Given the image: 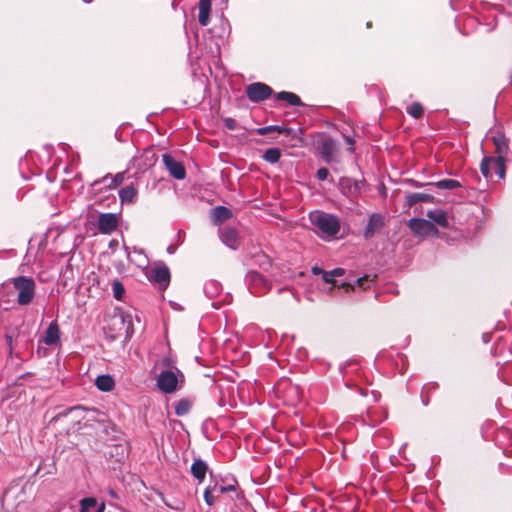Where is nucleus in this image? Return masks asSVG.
<instances>
[{
  "label": "nucleus",
  "mask_w": 512,
  "mask_h": 512,
  "mask_svg": "<svg viewBox=\"0 0 512 512\" xmlns=\"http://www.w3.org/2000/svg\"><path fill=\"white\" fill-rule=\"evenodd\" d=\"M492 141L496 148L497 157H484L480 170L485 178L491 176L490 165H494L496 168V175L499 178H504L505 176V156L508 153L509 146L507 138L500 132H497L492 136Z\"/></svg>",
  "instance_id": "obj_1"
},
{
  "label": "nucleus",
  "mask_w": 512,
  "mask_h": 512,
  "mask_svg": "<svg viewBox=\"0 0 512 512\" xmlns=\"http://www.w3.org/2000/svg\"><path fill=\"white\" fill-rule=\"evenodd\" d=\"M309 219L318 234L324 240L336 237L340 231V221L333 214L323 211H314L309 214Z\"/></svg>",
  "instance_id": "obj_2"
},
{
  "label": "nucleus",
  "mask_w": 512,
  "mask_h": 512,
  "mask_svg": "<svg viewBox=\"0 0 512 512\" xmlns=\"http://www.w3.org/2000/svg\"><path fill=\"white\" fill-rule=\"evenodd\" d=\"M12 285L18 292L17 303L21 306L29 305L36 292L35 280L28 276H17L12 279Z\"/></svg>",
  "instance_id": "obj_3"
},
{
  "label": "nucleus",
  "mask_w": 512,
  "mask_h": 512,
  "mask_svg": "<svg viewBox=\"0 0 512 512\" xmlns=\"http://www.w3.org/2000/svg\"><path fill=\"white\" fill-rule=\"evenodd\" d=\"M183 382V373L179 369L175 368V370L161 371L157 377L156 385L161 392L165 394H172L181 388Z\"/></svg>",
  "instance_id": "obj_4"
},
{
  "label": "nucleus",
  "mask_w": 512,
  "mask_h": 512,
  "mask_svg": "<svg viewBox=\"0 0 512 512\" xmlns=\"http://www.w3.org/2000/svg\"><path fill=\"white\" fill-rule=\"evenodd\" d=\"M245 281L251 294L261 296L271 289V283L257 271H249Z\"/></svg>",
  "instance_id": "obj_5"
},
{
  "label": "nucleus",
  "mask_w": 512,
  "mask_h": 512,
  "mask_svg": "<svg viewBox=\"0 0 512 512\" xmlns=\"http://www.w3.org/2000/svg\"><path fill=\"white\" fill-rule=\"evenodd\" d=\"M245 92H246L248 99L251 102L258 103V102L268 99L272 95L273 90L270 86H268L265 83L255 82V83L249 84L246 87Z\"/></svg>",
  "instance_id": "obj_6"
},
{
  "label": "nucleus",
  "mask_w": 512,
  "mask_h": 512,
  "mask_svg": "<svg viewBox=\"0 0 512 512\" xmlns=\"http://www.w3.org/2000/svg\"><path fill=\"white\" fill-rule=\"evenodd\" d=\"M408 227L416 236L424 237L438 233V229L435 227V225L431 221L423 218L410 219L408 222Z\"/></svg>",
  "instance_id": "obj_7"
},
{
  "label": "nucleus",
  "mask_w": 512,
  "mask_h": 512,
  "mask_svg": "<svg viewBox=\"0 0 512 512\" xmlns=\"http://www.w3.org/2000/svg\"><path fill=\"white\" fill-rule=\"evenodd\" d=\"M124 181V173H117L112 176L111 174H107L101 179L95 180L91 184V188L94 192H101L103 187L107 190L115 189L118 185H120Z\"/></svg>",
  "instance_id": "obj_8"
},
{
  "label": "nucleus",
  "mask_w": 512,
  "mask_h": 512,
  "mask_svg": "<svg viewBox=\"0 0 512 512\" xmlns=\"http://www.w3.org/2000/svg\"><path fill=\"white\" fill-rule=\"evenodd\" d=\"M162 161L165 168L173 178L177 180H183L186 177V170L184 165L170 154H163Z\"/></svg>",
  "instance_id": "obj_9"
},
{
  "label": "nucleus",
  "mask_w": 512,
  "mask_h": 512,
  "mask_svg": "<svg viewBox=\"0 0 512 512\" xmlns=\"http://www.w3.org/2000/svg\"><path fill=\"white\" fill-rule=\"evenodd\" d=\"M97 225L101 234L109 235L117 229L119 217L115 213H101Z\"/></svg>",
  "instance_id": "obj_10"
},
{
  "label": "nucleus",
  "mask_w": 512,
  "mask_h": 512,
  "mask_svg": "<svg viewBox=\"0 0 512 512\" xmlns=\"http://www.w3.org/2000/svg\"><path fill=\"white\" fill-rule=\"evenodd\" d=\"M219 237L223 244L227 247L236 250L239 247V236L235 228L224 227L219 229Z\"/></svg>",
  "instance_id": "obj_11"
},
{
  "label": "nucleus",
  "mask_w": 512,
  "mask_h": 512,
  "mask_svg": "<svg viewBox=\"0 0 512 512\" xmlns=\"http://www.w3.org/2000/svg\"><path fill=\"white\" fill-rule=\"evenodd\" d=\"M151 278L156 283L166 287L170 282V270L164 263H159L151 269Z\"/></svg>",
  "instance_id": "obj_12"
},
{
  "label": "nucleus",
  "mask_w": 512,
  "mask_h": 512,
  "mask_svg": "<svg viewBox=\"0 0 512 512\" xmlns=\"http://www.w3.org/2000/svg\"><path fill=\"white\" fill-rule=\"evenodd\" d=\"M339 190L347 197L356 196L360 193V185L350 177H341L338 183Z\"/></svg>",
  "instance_id": "obj_13"
},
{
  "label": "nucleus",
  "mask_w": 512,
  "mask_h": 512,
  "mask_svg": "<svg viewBox=\"0 0 512 512\" xmlns=\"http://www.w3.org/2000/svg\"><path fill=\"white\" fill-rule=\"evenodd\" d=\"M127 258L131 263H134L139 268H145L148 265V259L144 254L143 250L137 247H133L132 251L126 245H124Z\"/></svg>",
  "instance_id": "obj_14"
},
{
  "label": "nucleus",
  "mask_w": 512,
  "mask_h": 512,
  "mask_svg": "<svg viewBox=\"0 0 512 512\" xmlns=\"http://www.w3.org/2000/svg\"><path fill=\"white\" fill-rule=\"evenodd\" d=\"M383 217L378 213H373L368 220V223L364 229V238L370 239L378 232L383 226Z\"/></svg>",
  "instance_id": "obj_15"
},
{
  "label": "nucleus",
  "mask_w": 512,
  "mask_h": 512,
  "mask_svg": "<svg viewBox=\"0 0 512 512\" xmlns=\"http://www.w3.org/2000/svg\"><path fill=\"white\" fill-rule=\"evenodd\" d=\"M79 504V512H104L106 507L104 502L99 503L95 497H85Z\"/></svg>",
  "instance_id": "obj_16"
},
{
  "label": "nucleus",
  "mask_w": 512,
  "mask_h": 512,
  "mask_svg": "<svg viewBox=\"0 0 512 512\" xmlns=\"http://www.w3.org/2000/svg\"><path fill=\"white\" fill-rule=\"evenodd\" d=\"M59 341H60L59 325L56 321H52L45 331V334L43 337V342L48 346H52V345L57 344Z\"/></svg>",
  "instance_id": "obj_17"
},
{
  "label": "nucleus",
  "mask_w": 512,
  "mask_h": 512,
  "mask_svg": "<svg viewBox=\"0 0 512 512\" xmlns=\"http://www.w3.org/2000/svg\"><path fill=\"white\" fill-rule=\"evenodd\" d=\"M336 152V144L332 139H325L320 146V153L326 163H330Z\"/></svg>",
  "instance_id": "obj_18"
},
{
  "label": "nucleus",
  "mask_w": 512,
  "mask_h": 512,
  "mask_svg": "<svg viewBox=\"0 0 512 512\" xmlns=\"http://www.w3.org/2000/svg\"><path fill=\"white\" fill-rule=\"evenodd\" d=\"M198 21L201 26H207L210 21L211 0H199Z\"/></svg>",
  "instance_id": "obj_19"
},
{
  "label": "nucleus",
  "mask_w": 512,
  "mask_h": 512,
  "mask_svg": "<svg viewBox=\"0 0 512 512\" xmlns=\"http://www.w3.org/2000/svg\"><path fill=\"white\" fill-rule=\"evenodd\" d=\"M207 470L208 466L206 462L201 459L195 460L191 465V473L199 483L204 481Z\"/></svg>",
  "instance_id": "obj_20"
},
{
  "label": "nucleus",
  "mask_w": 512,
  "mask_h": 512,
  "mask_svg": "<svg viewBox=\"0 0 512 512\" xmlns=\"http://www.w3.org/2000/svg\"><path fill=\"white\" fill-rule=\"evenodd\" d=\"M427 217L440 227L446 228L449 225L447 214L441 209L429 210L427 212Z\"/></svg>",
  "instance_id": "obj_21"
},
{
  "label": "nucleus",
  "mask_w": 512,
  "mask_h": 512,
  "mask_svg": "<svg viewBox=\"0 0 512 512\" xmlns=\"http://www.w3.org/2000/svg\"><path fill=\"white\" fill-rule=\"evenodd\" d=\"M222 292V285L217 280L211 279L205 282L204 284V293L210 298H216Z\"/></svg>",
  "instance_id": "obj_22"
},
{
  "label": "nucleus",
  "mask_w": 512,
  "mask_h": 512,
  "mask_svg": "<svg viewBox=\"0 0 512 512\" xmlns=\"http://www.w3.org/2000/svg\"><path fill=\"white\" fill-rule=\"evenodd\" d=\"M137 189L133 185H127L120 189L119 198L122 203L132 204L135 202Z\"/></svg>",
  "instance_id": "obj_23"
},
{
  "label": "nucleus",
  "mask_w": 512,
  "mask_h": 512,
  "mask_svg": "<svg viewBox=\"0 0 512 512\" xmlns=\"http://www.w3.org/2000/svg\"><path fill=\"white\" fill-rule=\"evenodd\" d=\"M232 217V212L230 209L224 206H217L213 209L212 219L215 224L222 223Z\"/></svg>",
  "instance_id": "obj_24"
},
{
  "label": "nucleus",
  "mask_w": 512,
  "mask_h": 512,
  "mask_svg": "<svg viewBox=\"0 0 512 512\" xmlns=\"http://www.w3.org/2000/svg\"><path fill=\"white\" fill-rule=\"evenodd\" d=\"M276 99L285 101L291 106H302L303 103L298 95L292 92L281 91L276 94Z\"/></svg>",
  "instance_id": "obj_25"
},
{
  "label": "nucleus",
  "mask_w": 512,
  "mask_h": 512,
  "mask_svg": "<svg viewBox=\"0 0 512 512\" xmlns=\"http://www.w3.org/2000/svg\"><path fill=\"white\" fill-rule=\"evenodd\" d=\"M96 387L103 392L111 391L114 388V380L110 375H99L95 380Z\"/></svg>",
  "instance_id": "obj_26"
},
{
  "label": "nucleus",
  "mask_w": 512,
  "mask_h": 512,
  "mask_svg": "<svg viewBox=\"0 0 512 512\" xmlns=\"http://www.w3.org/2000/svg\"><path fill=\"white\" fill-rule=\"evenodd\" d=\"M433 197L423 193H410L406 196V203L409 207L419 203L431 201Z\"/></svg>",
  "instance_id": "obj_27"
},
{
  "label": "nucleus",
  "mask_w": 512,
  "mask_h": 512,
  "mask_svg": "<svg viewBox=\"0 0 512 512\" xmlns=\"http://www.w3.org/2000/svg\"><path fill=\"white\" fill-rule=\"evenodd\" d=\"M192 407V401L188 398H182L175 404V413L178 416L187 415Z\"/></svg>",
  "instance_id": "obj_28"
},
{
  "label": "nucleus",
  "mask_w": 512,
  "mask_h": 512,
  "mask_svg": "<svg viewBox=\"0 0 512 512\" xmlns=\"http://www.w3.org/2000/svg\"><path fill=\"white\" fill-rule=\"evenodd\" d=\"M280 157H281V150L276 147L268 148L262 155V158L270 164L277 163L280 160Z\"/></svg>",
  "instance_id": "obj_29"
},
{
  "label": "nucleus",
  "mask_w": 512,
  "mask_h": 512,
  "mask_svg": "<svg viewBox=\"0 0 512 512\" xmlns=\"http://www.w3.org/2000/svg\"><path fill=\"white\" fill-rule=\"evenodd\" d=\"M435 187L438 189L445 190H453L456 188H460L462 185L459 181L454 179H442L434 183Z\"/></svg>",
  "instance_id": "obj_30"
},
{
  "label": "nucleus",
  "mask_w": 512,
  "mask_h": 512,
  "mask_svg": "<svg viewBox=\"0 0 512 512\" xmlns=\"http://www.w3.org/2000/svg\"><path fill=\"white\" fill-rule=\"evenodd\" d=\"M406 111L411 117L415 119L421 118L424 112L423 107L419 102H413L407 107Z\"/></svg>",
  "instance_id": "obj_31"
},
{
  "label": "nucleus",
  "mask_w": 512,
  "mask_h": 512,
  "mask_svg": "<svg viewBox=\"0 0 512 512\" xmlns=\"http://www.w3.org/2000/svg\"><path fill=\"white\" fill-rule=\"evenodd\" d=\"M112 292L115 299L121 300L125 292L123 284L118 280H114L112 283Z\"/></svg>",
  "instance_id": "obj_32"
},
{
  "label": "nucleus",
  "mask_w": 512,
  "mask_h": 512,
  "mask_svg": "<svg viewBox=\"0 0 512 512\" xmlns=\"http://www.w3.org/2000/svg\"><path fill=\"white\" fill-rule=\"evenodd\" d=\"M204 501L208 506H212L215 503L216 492L213 489V485H209L204 491Z\"/></svg>",
  "instance_id": "obj_33"
},
{
  "label": "nucleus",
  "mask_w": 512,
  "mask_h": 512,
  "mask_svg": "<svg viewBox=\"0 0 512 512\" xmlns=\"http://www.w3.org/2000/svg\"><path fill=\"white\" fill-rule=\"evenodd\" d=\"M343 274H344V270L342 268L333 269L332 271L324 273V282L335 284L334 278L336 276H342Z\"/></svg>",
  "instance_id": "obj_34"
},
{
  "label": "nucleus",
  "mask_w": 512,
  "mask_h": 512,
  "mask_svg": "<svg viewBox=\"0 0 512 512\" xmlns=\"http://www.w3.org/2000/svg\"><path fill=\"white\" fill-rule=\"evenodd\" d=\"M213 489L215 490L216 492V495L217 496H220L224 493H227L229 491H235V485L233 484H229V485H218V484H214L213 485Z\"/></svg>",
  "instance_id": "obj_35"
},
{
  "label": "nucleus",
  "mask_w": 512,
  "mask_h": 512,
  "mask_svg": "<svg viewBox=\"0 0 512 512\" xmlns=\"http://www.w3.org/2000/svg\"><path fill=\"white\" fill-rule=\"evenodd\" d=\"M283 130L282 127L280 126H277V125H270V126H266V127H262V128H259L257 130V133L259 135H266L270 132H273V131H277V132H281Z\"/></svg>",
  "instance_id": "obj_36"
},
{
  "label": "nucleus",
  "mask_w": 512,
  "mask_h": 512,
  "mask_svg": "<svg viewBox=\"0 0 512 512\" xmlns=\"http://www.w3.org/2000/svg\"><path fill=\"white\" fill-rule=\"evenodd\" d=\"M329 171L325 167H321L317 170L316 177L320 181H325L328 179Z\"/></svg>",
  "instance_id": "obj_37"
},
{
  "label": "nucleus",
  "mask_w": 512,
  "mask_h": 512,
  "mask_svg": "<svg viewBox=\"0 0 512 512\" xmlns=\"http://www.w3.org/2000/svg\"><path fill=\"white\" fill-rule=\"evenodd\" d=\"M225 127L231 131L235 130L237 128V122L235 119L231 117H227L224 119Z\"/></svg>",
  "instance_id": "obj_38"
},
{
  "label": "nucleus",
  "mask_w": 512,
  "mask_h": 512,
  "mask_svg": "<svg viewBox=\"0 0 512 512\" xmlns=\"http://www.w3.org/2000/svg\"><path fill=\"white\" fill-rule=\"evenodd\" d=\"M312 272L315 275H320L321 274L323 278H324V273H327L326 271H324L322 268H320L318 266H314L312 268Z\"/></svg>",
  "instance_id": "obj_39"
},
{
  "label": "nucleus",
  "mask_w": 512,
  "mask_h": 512,
  "mask_svg": "<svg viewBox=\"0 0 512 512\" xmlns=\"http://www.w3.org/2000/svg\"><path fill=\"white\" fill-rule=\"evenodd\" d=\"M5 339L7 341V344L9 345V349H10V353H12V349H13V346H12V343H13V338L10 334H6L5 335Z\"/></svg>",
  "instance_id": "obj_40"
},
{
  "label": "nucleus",
  "mask_w": 512,
  "mask_h": 512,
  "mask_svg": "<svg viewBox=\"0 0 512 512\" xmlns=\"http://www.w3.org/2000/svg\"><path fill=\"white\" fill-rule=\"evenodd\" d=\"M367 281V277H363V278H358L356 280V284L360 287H364V282Z\"/></svg>",
  "instance_id": "obj_41"
},
{
  "label": "nucleus",
  "mask_w": 512,
  "mask_h": 512,
  "mask_svg": "<svg viewBox=\"0 0 512 512\" xmlns=\"http://www.w3.org/2000/svg\"><path fill=\"white\" fill-rule=\"evenodd\" d=\"M118 245V241L117 240H111L110 243H109V247L110 248H114Z\"/></svg>",
  "instance_id": "obj_42"
},
{
  "label": "nucleus",
  "mask_w": 512,
  "mask_h": 512,
  "mask_svg": "<svg viewBox=\"0 0 512 512\" xmlns=\"http://www.w3.org/2000/svg\"><path fill=\"white\" fill-rule=\"evenodd\" d=\"M490 172H491V176H490V177H488L487 179H491V178H492V176H493V172H495V173H496V168H495V166H494V165H490Z\"/></svg>",
  "instance_id": "obj_43"
},
{
  "label": "nucleus",
  "mask_w": 512,
  "mask_h": 512,
  "mask_svg": "<svg viewBox=\"0 0 512 512\" xmlns=\"http://www.w3.org/2000/svg\"><path fill=\"white\" fill-rule=\"evenodd\" d=\"M212 306H213L215 309H219V308H220V302H213V303H212Z\"/></svg>",
  "instance_id": "obj_44"
},
{
  "label": "nucleus",
  "mask_w": 512,
  "mask_h": 512,
  "mask_svg": "<svg viewBox=\"0 0 512 512\" xmlns=\"http://www.w3.org/2000/svg\"><path fill=\"white\" fill-rule=\"evenodd\" d=\"M413 184H414V186H416V187H420V186H421L420 184H418V183H417V182H415V181H413Z\"/></svg>",
  "instance_id": "obj_45"
},
{
  "label": "nucleus",
  "mask_w": 512,
  "mask_h": 512,
  "mask_svg": "<svg viewBox=\"0 0 512 512\" xmlns=\"http://www.w3.org/2000/svg\"><path fill=\"white\" fill-rule=\"evenodd\" d=\"M110 494H111V496H113V497H115V496H116V494H115V492H114V491H111V492H110Z\"/></svg>",
  "instance_id": "obj_46"
},
{
  "label": "nucleus",
  "mask_w": 512,
  "mask_h": 512,
  "mask_svg": "<svg viewBox=\"0 0 512 512\" xmlns=\"http://www.w3.org/2000/svg\"><path fill=\"white\" fill-rule=\"evenodd\" d=\"M85 3H91L92 0H83Z\"/></svg>",
  "instance_id": "obj_47"
},
{
  "label": "nucleus",
  "mask_w": 512,
  "mask_h": 512,
  "mask_svg": "<svg viewBox=\"0 0 512 512\" xmlns=\"http://www.w3.org/2000/svg\"><path fill=\"white\" fill-rule=\"evenodd\" d=\"M367 27L370 28L371 27V22H368L367 23Z\"/></svg>",
  "instance_id": "obj_48"
}]
</instances>
